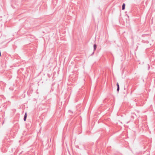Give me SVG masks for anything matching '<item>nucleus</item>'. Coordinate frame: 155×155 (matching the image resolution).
I'll list each match as a JSON object with an SVG mask.
<instances>
[{"mask_svg": "<svg viewBox=\"0 0 155 155\" xmlns=\"http://www.w3.org/2000/svg\"><path fill=\"white\" fill-rule=\"evenodd\" d=\"M27 113H26L25 114V116H24V120L25 121H26V118H27Z\"/></svg>", "mask_w": 155, "mask_h": 155, "instance_id": "nucleus-1", "label": "nucleus"}, {"mask_svg": "<svg viewBox=\"0 0 155 155\" xmlns=\"http://www.w3.org/2000/svg\"><path fill=\"white\" fill-rule=\"evenodd\" d=\"M125 4L124 3L122 5V10H124L125 9Z\"/></svg>", "mask_w": 155, "mask_h": 155, "instance_id": "nucleus-2", "label": "nucleus"}, {"mask_svg": "<svg viewBox=\"0 0 155 155\" xmlns=\"http://www.w3.org/2000/svg\"><path fill=\"white\" fill-rule=\"evenodd\" d=\"M97 48V46L96 45H94V50H95Z\"/></svg>", "mask_w": 155, "mask_h": 155, "instance_id": "nucleus-3", "label": "nucleus"}, {"mask_svg": "<svg viewBox=\"0 0 155 155\" xmlns=\"http://www.w3.org/2000/svg\"><path fill=\"white\" fill-rule=\"evenodd\" d=\"M119 87H117V91H119Z\"/></svg>", "mask_w": 155, "mask_h": 155, "instance_id": "nucleus-4", "label": "nucleus"}, {"mask_svg": "<svg viewBox=\"0 0 155 155\" xmlns=\"http://www.w3.org/2000/svg\"><path fill=\"white\" fill-rule=\"evenodd\" d=\"M117 87H119V84L118 83H117Z\"/></svg>", "mask_w": 155, "mask_h": 155, "instance_id": "nucleus-5", "label": "nucleus"}]
</instances>
